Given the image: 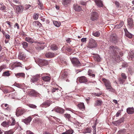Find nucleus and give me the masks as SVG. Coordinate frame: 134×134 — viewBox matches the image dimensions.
Listing matches in <instances>:
<instances>
[{
    "instance_id": "13d9d810",
    "label": "nucleus",
    "mask_w": 134,
    "mask_h": 134,
    "mask_svg": "<svg viewBox=\"0 0 134 134\" xmlns=\"http://www.w3.org/2000/svg\"><path fill=\"white\" fill-rule=\"evenodd\" d=\"M121 76L124 79H126L127 77L124 74L122 73L121 74Z\"/></svg>"
},
{
    "instance_id": "393cba45",
    "label": "nucleus",
    "mask_w": 134,
    "mask_h": 134,
    "mask_svg": "<svg viewBox=\"0 0 134 134\" xmlns=\"http://www.w3.org/2000/svg\"><path fill=\"white\" fill-rule=\"evenodd\" d=\"M74 9L75 11L79 12L82 10L81 7L80 6L77 5H74Z\"/></svg>"
},
{
    "instance_id": "c756f323",
    "label": "nucleus",
    "mask_w": 134,
    "mask_h": 134,
    "mask_svg": "<svg viewBox=\"0 0 134 134\" xmlns=\"http://www.w3.org/2000/svg\"><path fill=\"white\" fill-rule=\"evenodd\" d=\"M25 75L23 73H19L15 74V75L18 78L19 77H24Z\"/></svg>"
},
{
    "instance_id": "bf43d9fd",
    "label": "nucleus",
    "mask_w": 134,
    "mask_h": 134,
    "mask_svg": "<svg viewBox=\"0 0 134 134\" xmlns=\"http://www.w3.org/2000/svg\"><path fill=\"white\" fill-rule=\"evenodd\" d=\"M30 7H31V6L29 4L26 5L25 6V8L26 9H27L30 8Z\"/></svg>"
},
{
    "instance_id": "4d7b16f0",
    "label": "nucleus",
    "mask_w": 134,
    "mask_h": 134,
    "mask_svg": "<svg viewBox=\"0 0 134 134\" xmlns=\"http://www.w3.org/2000/svg\"><path fill=\"white\" fill-rule=\"evenodd\" d=\"M14 85L15 86L20 88L21 87V85L19 83H15L14 84Z\"/></svg>"
},
{
    "instance_id": "4c0bfd02",
    "label": "nucleus",
    "mask_w": 134,
    "mask_h": 134,
    "mask_svg": "<svg viewBox=\"0 0 134 134\" xmlns=\"http://www.w3.org/2000/svg\"><path fill=\"white\" fill-rule=\"evenodd\" d=\"M14 131L13 129L6 131L4 132V134H12L14 133Z\"/></svg>"
},
{
    "instance_id": "6ab92c4d",
    "label": "nucleus",
    "mask_w": 134,
    "mask_h": 134,
    "mask_svg": "<svg viewBox=\"0 0 134 134\" xmlns=\"http://www.w3.org/2000/svg\"><path fill=\"white\" fill-rule=\"evenodd\" d=\"M44 43H41L40 44L39 43L38 44L37 47H36V49L39 50H41L44 49V48L45 46L44 45Z\"/></svg>"
},
{
    "instance_id": "69168bd1",
    "label": "nucleus",
    "mask_w": 134,
    "mask_h": 134,
    "mask_svg": "<svg viewBox=\"0 0 134 134\" xmlns=\"http://www.w3.org/2000/svg\"><path fill=\"white\" fill-rule=\"evenodd\" d=\"M65 49L66 50V51L69 52H70L71 51L72 49L70 47H66Z\"/></svg>"
},
{
    "instance_id": "a18cd8bd",
    "label": "nucleus",
    "mask_w": 134,
    "mask_h": 134,
    "mask_svg": "<svg viewBox=\"0 0 134 134\" xmlns=\"http://www.w3.org/2000/svg\"><path fill=\"white\" fill-rule=\"evenodd\" d=\"M22 44L23 45V47L24 48H27L28 47V44L26 42H23L22 43Z\"/></svg>"
},
{
    "instance_id": "2f4dec72",
    "label": "nucleus",
    "mask_w": 134,
    "mask_h": 134,
    "mask_svg": "<svg viewBox=\"0 0 134 134\" xmlns=\"http://www.w3.org/2000/svg\"><path fill=\"white\" fill-rule=\"evenodd\" d=\"M62 77L63 78H66L68 76V73L66 71H62Z\"/></svg>"
},
{
    "instance_id": "603ef678",
    "label": "nucleus",
    "mask_w": 134,
    "mask_h": 134,
    "mask_svg": "<svg viewBox=\"0 0 134 134\" xmlns=\"http://www.w3.org/2000/svg\"><path fill=\"white\" fill-rule=\"evenodd\" d=\"M28 105L30 107L32 108H36L37 106L33 104H29Z\"/></svg>"
},
{
    "instance_id": "cd10ccee",
    "label": "nucleus",
    "mask_w": 134,
    "mask_h": 134,
    "mask_svg": "<svg viewBox=\"0 0 134 134\" xmlns=\"http://www.w3.org/2000/svg\"><path fill=\"white\" fill-rule=\"evenodd\" d=\"M77 106L80 109L82 110H83L85 109V106L84 103H83L79 104L77 105Z\"/></svg>"
},
{
    "instance_id": "5701e85b",
    "label": "nucleus",
    "mask_w": 134,
    "mask_h": 134,
    "mask_svg": "<svg viewBox=\"0 0 134 134\" xmlns=\"http://www.w3.org/2000/svg\"><path fill=\"white\" fill-rule=\"evenodd\" d=\"M124 31L125 32V35L126 37L129 38H131L132 37V35L126 29H125Z\"/></svg>"
},
{
    "instance_id": "e433bc0d",
    "label": "nucleus",
    "mask_w": 134,
    "mask_h": 134,
    "mask_svg": "<svg viewBox=\"0 0 134 134\" xmlns=\"http://www.w3.org/2000/svg\"><path fill=\"white\" fill-rule=\"evenodd\" d=\"M12 122H11L10 121H9L10 122L9 125L10 126H13L15 125V123L16 122L14 119L12 118Z\"/></svg>"
},
{
    "instance_id": "8fccbe9b",
    "label": "nucleus",
    "mask_w": 134,
    "mask_h": 134,
    "mask_svg": "<svg viewBox=\"0 0 134 134\" xmlns=\"http://www.w3.org/2000/svg\"><path fill=\"white\" fill-rule=\"evenodd\" d=\"M38 16L39 15L38 14L35 13L34 15L33 18L34 19L36 20L38 19Z\"/></svg>"
},
{
    "instance_id": "3c124183",
    "label": "nucleus",
    "mask_w": 134,
    "mask_h": 134,
    "mask_svg": "<svg viewBox=\"0 0 134 134\" xmlns=\"http://www.w3.org/2000/svg\"><path fill=\"white\" fill-rule=\"evenodd\" d=\"M38 0L39 1V3H38V7L40 9H42L43 8V7L42 4L39 1V0Z\"/></svg>"
},
{
    "instance_id": "a211bd4d",
    "label": "nucleus",
    "mask_w": 134,
    "mask_h": 134,
    "mask_svg": "<svg viewBox=\"0 0 134 134\" xmlns=\"http://www.w3.org/2000/svg\"><path fill=\"white\" fill-rule=\"evenodd\" d=\"M33 25L34 26L40 27L42 25V24L38 21H35L33 23Z\"/></svg>"
},
{
    "instance_id": "6e6552de",
    "label": "nucleus",
    "mask_w": 134,
    "mask_h": 134,
    "mask_svg": "<svg viewBox=\"0 0 134 134\" xmlns=\"http://www.w3.org/2000/svg\"><path fill=\"white\" fill-rule=\"evenodd\" d=\"M79 82L80 83H86L87 81V78L85 76H82L79 77L77 79Z\"/></svg>"
},
{
    "instance_id": "864d4df0",
    "label": "nucleus",
    "mask_w": 134,
    "mask_h": 134,
    "mask_svg": "<svg viewBox=\"0 0 134 134\" xmlns=\"http://www.w3.org/2000/svg\"><path fill=\"white\" fill-rule=\"evenodd\" d=\"M95 60L98 62H99L100 60V58L99 56L97 55L96 56L95 58Z\"/></svg>"
},
{
    "instance_id": "f3484780",
    "label": "nucleus",
    "mask_w": 134,
    "mask_h": 134,
    "mask_svg": "<svg viewBox=\"0 0 134 134\" xmlns=\"http://www.w3.org/2000/svg\"><path fill=\"white\" fill-rule=\"evenodd\" d=\"M124 120V118H122L120 119L119 120L114 122H113V124L116 125H119L121 123L123 122Z\"/></svg>"
},
{
    "instance_id": "4be33fe9",
    "label": "nucleus",
    "mask_w": 134,
    "mask_h": 134,
    "mask_svg": "<svg viewBox=\"0 0 134 134\" xmlns=\"http://www.w3.org/2000/svg\"><path fill=\"white\" fill-rule=\"evenodd\" d=\"M26 57L25 55L23 53H21L19 54L18 55V58L20 60H23Z\"/></svg>"
},
{
    "instance_id": "9b49d317",
    "label": "nucleus",
    "mask_w": 134,
    "mask_h": 134,
    "mask_svg": "<svg viewBox=\"0 0 134 134\" xmlns=\"http://www.w3.org/2000/svg\"><path fill=\"white\" fill-rule=\"evenodd\" d=\"M54 110L59 113L63 114L64 113L65 110L61 108L57 107L55 108Z\"/></svg>"
},
{
    "instance_id": "1a4fd4ad",
    "label": "nucleus",
    "mask_w": 134,
    "mask_h": 134,
    "mask_svg": "<svg viewBox=\"0 0 134 134\" xmlns=\"http://www.w3.org/2000/svg\"><path fill=\"white\" fill-rule=\"evenodd\" d=\"M102 81L104 83L105 85L106 88L109 87H111V83L109 80L105 79H103Z\"/></svg>"
},
{
    "instance_id": "e2e57ef3",
    "label": "nucleus",
    "mask_w": 134,
    "mask_h": 134,
    "mask_svg": "<svg viewBox=\"0 0 134 134\" xmlns=\"http://www.w3.org/2000/svg\"><path fill=\"white\" fill-rule=\"evenodd\" d=\"M3 92L4 93H9L10 91H9L7 89H5L3 90Z\"/></svg>"
},
{
    "instance_id": "aec40b11",
    "label": "nucleus",
    "mask_w": 134,
    "mask_h": 134,
    "mask_svg": "<svg viewBox=\"0 0 134 134\" xmlns=\"http://www.w3.org/2000/svg\"><path fill=\"white\" fill-rule=\"evenodd\" d=\"M32 120V118L30 116L23 120L24 122L26 124L30 123Z\"/></svg>"
},
{
    "instance_id": "58836bf2",
    "label": "nucleus",
    "mask_w": 134,
    "mask_h": 134,
    "mask_svg": "<svg viewBox=\"0 0 134 134\" xmlns=\"http://www.w3.org/2000/svg\"><path fill=\"white\" fill-rule=\"evenodd\" d=\"M106 89L111 92H114L115 91V90L111 86V87H109L106 88Z\"/></svg>"
},
{
    "instance_id": "0e129e2a",
    "label": "nucleus",
    "mask_w": 134,
    "mask_h": 134,
    "mask_svg": "<svg viewBox=\"0 0 134 134\" xmlns=\"http://www.w3.org/2000/svg\"><path fill=\"white\" fill-rule=\"evenodd\" d=\"M86 38H82L81 39V41L82 42H86Z\"/></svg>"
},
{
    "instance_id": "b1692460",
    "label": "nucleus",
    "mask_w": 134,
    "mask_h": 134,
    "mask_svg": "<svg viewBox=\"0 0 134 134\" xmlns=\"http://www.w3.org/2000/svg\"><path fill=\"white\" fill-rule=\"evenodd\" d=\"M127 112L129 114H132L134 112V109L133 107L129 108L127 109Z\"/></svg>"
},
{
    "instance_id": "39448f33",
    "label": "nucleus",
    "mask_w": 134,
    "mask_h": 134,
    "mask_svg": "<svg viewBox=\"0 0 134 134\" xmlns=\"http://www.w3.org/2000/svg\"><path fill=\"white\" fill-rule=\"evenodd\" d=\"M40 77V75L39 74H37L35 76H33L31 78L30 81L32 83L37 82L39 80Z\"/></svg>"
},
{
    "instance_id": "7ed1b4c3",
    "label": "nucleus",
    "mask_w": 134,
    "mask_h": 134,
    "mask_svg": "<svg viewBox=\"0 0 134 134\" xmlns=\"http://www.w3.org/2000/svg\"><path fill=\"white\" fill-rule=\"evenodd\" d=\"M36 61L39 65L41 67L47 65L48 64V61L45 60L38 58Z\"/></svg>"
},
{
    "instance_id": "9d476101",
    "label": "nucleus",
    "mask_w": 134,
    "mask_h": 134,
    "mask_svg": "<svg viewBox=\"0 0 134 134\" xmlns=\"http://www.w3.org/2000/svg\"><path fill=\"white\" fill-rule=\"evenodd\" d=\"M47 74L45 73L42 74L44 76L42 77V80L45 82H49L51 78L49 76H46Z\"/></svg>"
},
{
    "instance_id": "774afa93",
    "label": "nucleus",
    "mask_w": 134,
    "mask_h": 134,
    "mask_svg": "<svg viewBox=\"0 0 134 134\" xmlns=\"http://www.w3.org/2000/svg\"><path fill=\"white\" fill-rule=\"evenodd\" d=\"M27 134H34L33 133L29 130L27 131Z\"/></svg>"
},
{
    "instance_id": "338daca9",
    "label": "nucleus",
    "mask_w": 134,
    "mask_h": 134,
    "mask_svg": "<svg viewBox=\"0 0 134 134\" xmlns=\"http://www.w3.org/2000/svg\"><path fill=\"white\" fill-rule=\"evenodd\" d=\"M5 38L7 39H9L10 37V35L8 34H5Z\"/></svg>"
},
{
    "instance_id": "dca6fc26",
    "label": "nucleus",
    "mask_w": 134,
    "mask_h": 134,
    "mask_svg": "<svg viewBox=\"0 0 134 134\" xmlns=\"http://www.w3.org/2000/svg\"><path fill=\"white\" fill-rule=\"evenodd\" d=\"M15 8L17 12H21L23 10V8L22 6L17 5L16 6Z\"/></svg>"
},
{
    "instance_id": "20e7f679",
    "label": "nucleus",
    "mask_w": 134,
    "mask_h": 134,
    "mask_svg": "<svg viewBox=\"0 0 134 134\" xmlns=\"http://www.w3.org/2000/svg\"><path fill=\"white\" fill-rule=\"evenodd\" d=\"M72 63L75 66L77 67L81 65V64L78 59L76 58H73L71 59Z\"/></svg>"
},
{
    "instance_id": "37998d69",
    "label": "nucleus",
    "mask_w": 134,
    "mask_h": 134,
    "mask_svg": "<svg viewBox=\"0 0 134 134\" xmlns=\"http://www.w3.org/2000/svg\"><path fill=\"white\" fill-rule=\"evenodd\" d=\"M6 7L3 3H0V10H3L5 9Z\"/></svg>"
},
{
    "instance_id": "6e6d98bb",
    "label": "nucleus",
    "mask_w": 134,
    "mask_h": 134,
    "mask_svg": "<svg viewBox=\"0 0 134 134\" xmlns=\"http://www.w3.org/2000/svg\"><path fill=\"white\" fill-rule=\"evenodd\" d=\"M130 57L129 59H130V58L131 59L132 58L134 57V54L132 52L130 53V54H129Z\"/></svg>"
},
{
    "instance_id": "473e14b6",
    "label": "nucleus",
    "mask_w": 134,
    "mask_h": 134,
    "mask_svg": "<svg viewBox=\"0 0 134 134\" xmlns=\"http://www.w3.org/2000/svg\"><path fill=\"white\" fill-rule=\"evenodd\" d=\"M91 132V129L90 128L87 127L85 129L83 133H90Z\"/></svg>"
},
{
    "instance_id": "ddd939ff",
    "label": "nucleus",
    "mask_w": 134,
    "mask_h": 134,
    "mask_svg": "<svg viewBox=\"0 0 134 134\" xmlns=\"http://www.w3.org/2000/svg\"><path fill=\"white\" fill-rule=\"evenodd\" d=\"M118 37L115 34H113L110 37V40L112 42L115 43L116 41L117 40Z\"/></svg>"
},
{
    "instance_id": "4468645a",
    "label": "nucleus",
    "mask_w": 134,
    "mask_h": 134,
    "mask_svg": "<svg viewBox=\"0 0 134 134\" xmlns=\"http://www.w3.org/2000/svg\"><path fill=\"white\" fill-rule=\"evenodd\" d=\"M128 25L130 27H132L133 25V22L132 19L131 18H129L127 19Z\"/></svg>"
},
{
    "instance_id": "bb28decb",
    "label": "nucleus",
    "mask_w": 134,
    "mask_h": 134,
    "mask_svg": "<svg viewBox=\"0 0 134 134\" xmlns=\"http://www.w3.org/2000/svg\"><path fill=\"white\" fill-rule=\"evenodd\" d=\"M10 122L9 121H4L1 124V125L4 127H8L9 125Z\"/></svg>"
},
{
    "instance_id": "c9c22d12",
    "label": "nucleus",
    "mask_w": 134,
    "mask_h": 134,
    "mask_svg": "<svg viewBox=\"0 0 134 134\" xmlns=\"http://www.w3.org/2000/svg\"><path fill=\"white\" fill-rule=\"evenodd\" d=\"M123 25V21H121L119 24L117 25H116L115 27L116 28L119 29Z\"/></svg>"
},
{
    "instance_id": "c03bdc74",
    "label": "nucleus",
    "mask_w": 134,
    "mask_h": 134,
    "mask_svg": "<svg viewBox=\"0 0 134 134\" xmlns=\"http://www.w3.org/2000/svg\"><path fill=\"white\" fill-rule=\"evenodd\" d=\"M64 116L65 118L68 119L69 120L71 116L70 114L66 113L64 114Z\"/></svg>"
},
{
    "instance_id": "0eeeda50",
    "label": "nucleus",
    "mask_w": 134,
    "mask_h": 134,
    "mask_svg": "<svg viewBox=\"0 0 134 134\" xmlns=\"http://www.w3.org/2000/svg\"><path fill=\"white\" fill-rule=\"evenodd\" d=\"M26 111V110L24 109H17L16 114L17 116H18L22 115Z\"/></svg>"
},
{
    "instance_id": "79ce46f5",
    "label": "nucleus",
    "mask_w": 134,
    "mask_h": 134,
    "mask_svg": "<svg viewBox=\"0 0 134 134\" xmlns=\"http://www.w3.org/2000/svg\"><path fill=\"white\" fill-rule=\"evenodd\" d=\"M14 65L15 67H17L18 66L21 67V65L22 64L20 62H16L14 63Z\"/></svg>"
},
{
    "instance_id": "680f3d73",
    "label": "nucleus",
    "mask_w": 134,
    "mask_h": 134,
    "mask_svg": "<svg viewBox=\"0 0 134 134\" xmlns=\"http://www.w3.org/2000/svg\"><path fill=\"white\" fill-rule=\"evenodd\" d=\"M115 5L117 7H119V5H120L119 3L118 2L115 1Z\"/></svg>"
},
{
    "instance_id": "f257e3e1",
    "label": "nucleus",
    "mask_w": 134,
    "mask_h": 134,
    "mask_svg": "<svg viewBox=\"0 0 134 134\" xmlns=\"http://www.w3.org/2000/svg\"><path fill=\"white\" fill-rule=\"evenodd\" d=\"M97 44L96 41L92 38L90 39L87 47L90 48H94L96 47Z\"/></svg>"
},
{
    "instance_id": "72a5a7b5",
    "label": "nucleus",
    "mask_w": 134,
    "mask_h": 134,
    "mask_svg": "<svg viewBox=\"0 0 134 134\" xmlns=\"http://www.w3.org/2000/svg\"><path fill=\"white\" fill-rule=\"evenodd\" d=\"M70 1L71 0H63L62 4L64 5H66L70 2Z\"/></svg>"
},
{
    "instance_id": "5fc2aeb1",
    "label": "nucleus",
    "mask_w": 134,
    "mask_h": 134,
    "mask_svg": "<svg viewBox=\"0 0 134 134\" xmlns=\"http://www.w3.org/2000/svg\"><path fill=\"white\" fill-rule=\"evenodd\" d=\"M118 80L120 83L123 84L124 82V81L121 77H119Z\"/></svg>"
},
{
    "instance_id": "09e8293b",
    "label": "nucleus",
    "mask_w": 134,
    "mask_h": 134,
    "mask_svg": "<svg viewBox=\"0 0 134 134\" xmlns=\"http://www.w3.org/2000/svg\"><path fill=\"white\" fill-rule=\"evenodd\" d=\"M44 90L48 92L49 91V90L50 88V87L48 86H44Z\"/></svg>"
},
{
    "instance_id": "f03ea898",
    "label": "nucleus",
    "mask_w": 134,
    "mask_h": 134,
    "mask_svg": "<svg viewBox=\"0 0 134 134\" xmlns=\"http://www.w3.org/2000/svg\"><path fill=\"white\" fill-rule=\"evenodd\" d=\"M118 48L116 46H111L108 50L109 53L110 54H112L114 55H116L117 51H118Z\"/></svg>"
},
{
    "instance_id": "f704fd0d",
    "label": "nucleus",
    "mask_w": 134,
    "mask_h": 134,
    "mask_svg": "<svg viewBox=\"0 0 134 134\" xmlns=\"http://www.w3.org/2000/svg\"><path fill=\"white\" fill-rule=\"evenodd\" d=\"M92 34L94 36L96 37H98L100 35V32L98 31H94L93 32Z\"/></svg>"
},
{
    "instance_id": "2eb2a0df",
    "label": "nucleus",
    "mask_w": 134,
    "mask_h": 134,
    "mask_svg": "<svg viewBox=\"0 0 134 134\" xmlns=\"http://www.w3.org/2000/svg\"><path fill=\"white\" fill-rule=\"evenodd\" d=\"M29 94L30 95L34 96L40 97V94L34 90H31Z\"/></svg>"
},
{
    "instance_id": "052dcab7",
    "label": "nucleus",
    "mask_w": 134,
    "mask_h": 134,
    "mask_svg": "<svg viewBox=\"0 0 134 134\" xmlns=\"http://www.w3.org/2000/svg\"><path fill=\"white\" fill-rule=\"evenodd\" d=\"M121 113V111L120 110H119L117 112V113L116 115V117H118L120 114Z\"/></svg>"
},
{
    "instance_id": "49530a36",
    "label": "nucleus",
    "mask_w": 134,
    "mask_h": 134,
    "mask_svg": "<svg viewBox=\"0 0 134 134\" xmlns=\"http://www.w3.org/2000/svg\"><path fill=\"white\" fill-rule=\"evenodd\" d=\"M42 105L43 106H49L50 105L49 102L48 101H46L43 103Z\"/></svg>"
},
{
    "instance_id": "7c9ffc66",
    "label": "nucleus",
    "mask_w": 134,
    "mask_h": 134,
    "mask_svg": "<svg viewBox=\"0 0 134 134\" xmlns=\"http://www.w3.org/2000/svg\"><path fill=\"white\" fill-rule=\"evenodd\" d=\"M73 131L71 129L68 130L65 132H63L62 134H72Z\"/></svg>"
},
{
    "instance_id": "f8f14e48",
    "label": "nucleus",
    "mask_w": 134,
    "mask_h": 134,
    "mask_svg": "<svg viewBox=\"0 0 134 134\" xmlns=\"http://www.w3.org/2000/svg\"><path fill=\"white\" fill-rule=\"evenodd\" d=\"M94 1L98 7H101L103 6L102 2L101 0H94Z\"/></svg>"
},
{
    "instance_id": "ea45409f",
    "label": "nucleus",
    "mask_w": 134,
    "mask_h": 134,
    "mask_svg": "<svg viewBox=\"0 0 134 134\" xmlns=\"http://www.w3.org/2000/svg\"><path fill=\"white\" fill-rule=\"evenodd\" d=\"M53 23L54 25L57 27H59L61 25L60 23L56 21H53Z\"/></svg>"
},
{
    "instance_id": "412c9836",
    "label": "nucleus",
    "mask_w": 134,
    "mask_h": 134,
    "mask_svg": "<svg viewBox=\"0 0 134 134\" xmlns=\"http://www.w3.org/2000/svg\"><path fill=\"white\" fill-rule=\"evenodd\" d=\"M46 56L47 58H52L55 56L54 54L53 53L49 52L47 53L46 55Z\"/></svg>"
},
{
    "instance_id": "de8ad7c7",
    "label": "nucleus",
    "mask_w": 134,
    "mask_h": 134,
    "mask_svg": "<svg viewBox=\"0 0 134 134\" xmlns=\"http://www.w3.org/2000/svg\"><path fill=\"white\" fill-rule=\"evenodd\" d=\"M51 47L52 49L53 50H57L58 49V47L57 46L54 44L52 45L51 46Z\"/></svg>"
},
{
    "instance_id": "c85d7f7f",
    "label": "nucleus",
    "mask_w": 134,
    "mask_h": 134,
    "mask_svg": "<svg viewBox=\"0 0 134 134\" xmlns=\"http://www.w3.org/2000/svg\"><path fill=\"white\" fill-rule=\"evenodd\" d=\"M102 102L101 100H97L96 101V102L94 104L95 106H99L101 105L102 104Z\"/></svg>"
},
{
    "instance_id": "423d86ee",
    "label": "nucleus",
    "mask_w": 134,
    "mask_h": 134,
    "mask_svg": "<svg viewBox=\"0 0 134 134\" xmlns=\"http://www.w3.org/2000/svg\"><path fill=\"white\" fill-rule=\"evenodd\" d=\"M98 14L96 12H92L91 17V20L93 21L97 20L98 19Z\"/></svg>"
},
{
    "instance_id": "a19ab883",
    "label": "nucleus",
    "mask_w": 134,
    "mask_h": 134,
    "mask_svg": "<svg viewBox=\"0 0 134 134\" xmlns=\"http://www.w3.org/2000/svg\"><path fill=\"white\" fill-rule=\"evenodd\" d=\"M9 72L10 71H5L3 73V75L4 76H8L10 75V73Z\"/></svg>"
},
{
    "instance_id": "a878e982",
    "label": "nucleus",
    "mask_w": 134,
    "mask_h": 134,
    "mask_svg": "<svg viewBox=\"0 0 134 134\" xmlns=\"http://www.w3.org/2000/svg\"><path fill=\"white\" fill-rule=\"evenodd\" d=\"M25 41L31 43H32L34 42V40L29 37H26Z\"/></svg>"
}]
</instances>
